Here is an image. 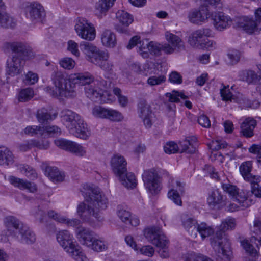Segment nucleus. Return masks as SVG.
I'll use <instances>...</instances> for the list:
<instances>
[{"label":"nucleus","instance_id":"nucleus-1","mask_svg":"<svg viewBox=\"0 0 261 261\" xmlns=\"http://www.w3.org/2000/svg\"><path fill=\"white\" fill-rule=\"evenodd\" d=\"M87 191H83L82 195L85 198V202H81L77 207V213L84 221L89 222L91 217H94L98 221L101 222L103 218L95 209H105L108 203L106 196L100 192L97 187L86 186Z\"/></svg>","mask_w":261,"mask_h":261},{"label":"nucleus","instance_id":"nucleus-2","mask_svg":"<svg viewBox=\"0 0 261 261\" xmlns=\"http://www.w3.org/2000/svg\"><path fill=\"white\" fill-rule=\"evenodd\" d=\"M70 80L74 84L85 86V94L92 100L95 102H107L103 98V96L104 93L111 87V82L110 80H94L92 75L88 73L75 74Z\"/></svg>","mask_w":261,"mask_h":261},{"label":"nucleus","instance_id":"nucleus-3","mask_svg":"<svg viewBox=\"0 0 261 261\" xmlns=\"http://www.w3.org/2000/svg\"><path fill=\"white\" fill-rule=\"evenodd\" d=\"M4 47L13 53L7 62V73L11 76L21 74L25 61L34 56L31 47L21 42H6Z\"/></svg>","mask_w":261,"mask_h":261},{"label":"nucleus","instance_id":"nucleus-4","mask_svg":"<svg viewBox=\"0 0 261 261\" xmlns=\"http://www.w3.org/2000/svg\"><path fill=\"white\" fill-rule=\"evenodd\" d=\"M236 226L234 219L227 218L222 222L215 236L210 238L211 245L217 256L226 261H229L232 254L230 243L225 232Z\"/></svg>","mask_w":261,"mask_h":261},{"label":"nucleus","instance_id":"nucleus-5","mask_svg":"<svg viewBox=\"0 0 261 261\" xmlns=\"http://www.w3.org/2000/svg\"><path fill=\"white\" fill-rule=\"evenodd\" d=\"M51 80L54 86H47L44 90L50 96L57 98H73L76 95L74 87H72L69 79L61 72L53 73Z\"/></svg>","mask_w":261,"mask_h":261},{"label":"nucleus","instance_id":"nucleus-6","mask_svg":"<svg viewBox=\"0 0 261 261\" xmlns=\"http://www.w3.org/2000/svg\"><path fill=\"white\" fill-rule=\"evenodd\" d=\"M61 118L71 134L85 140L90 136L86 123L79 114L66 109L62 111Z\"/></svg>","mask_w":261,"mask_h":261},{"label":"nucleus","instance_id":"nucleus-7","mask_svg":"<svg viewBox=\"0 0 261 261\" xmlns=\"http://www.w3.org/2000/svg\"><path fill=\"white\" fill-rule=\"evenodd\" d=\"M4 222L10 234L21 243L32 244L35 241V234L15 217L8 216L5 219Z\"/></svg>","mask_w":261,"mask_h":261},{"label":"nucleus","instance_id":"nucleus-8","mask_svg":"<svg viewBox=\"0 0 261 261\" xmlns=\"http://www.w3.org/2000/svg\"><path fill=\"white\" fill-rule=\"evenodd\" d=\"M56 239L64 250L76 261H88L80 246L74 241V238L68 230L59 231L56 234Z\"/></svg>","mask_w":261,"mask_h":261},{"label":"nucleus","instance_id":"nucleus-9","mask_svg":"<svg viewBox=\"0 0 261 261\" xmlns=\"http://www.w3.org/2000/svg\"><path fill=\"white\" fill-rule=\"evenodd\" d=\"M146 239L153 245L160 248L159 253L162 258H167L169 256L167 247L168 241L162 231L157 227L146 229L144 231Z\"/></svg>","mask_w":261,"mask_h":261},{"label":"nucleus","instance_id":"nucleus-10","mask_svg":"<svg viewBox=\"0 0 261 261\" xmlns=\"http://www.w3.org/2000/svg\"><path fill=\"white\" fill-rule=\"evenodd\" d=\"M251 231L254 234L251 237L250 242L247 240H244L241 242V244L245 251L253 258L251 261H255L258 257L259 254L254 248L252 244H255L257 247L261 245V221L255 219L253 226L251 227Z\"/></svg>","mask_w":261,"mask_h":261},{"label":"nucleus","instance_id":"nucleus-11","mask_svg":"<svg viewBox=\"0 0 261 261\" xmlns=\"http://www.w3.org/2000/svg\"><path fill=\"white\" fill-rule=\"evenodd\" d=\"M75 30L81 38L92 41L95 38V30L93 25L85 18H79L75 25Z\"/></svg>","mask_w":261,"mask_h":261},{"label":"nucleus","instance_id":"nucleus-12","mask_svg":"<svg viewBox=\"0 0 261 261\" xmlns=\"http://www.w3.org/2000/svg\"><path fill=\"white\" fill-rule=\"evenodd\" d=\"M142 179L148 191L152 194L158 193L161 190L160 177L153 169L144 171Z\"/></svg>","mask_w":261,"mask_h":261},{"label":"nucleus","instance_id":"nucleus-13","mask_svg":"<svg viewBox=\"0 0 261 261\" xmlns=\"http://www.w3.org/2000/svg\"><path fill=\"white\" fill-rule=\"evenodd\" d=\"M211 11L210 6L201 5L199 10H191L188 13V18L189 21L196 24H201L206 22L211 17Z\"/></svg>","mask_w":261,"mask_h":261},{"label":"nucleus","instance_id":"nucleus-14","mask_svg":"<svg viewBox=\"0 0 261 261\" xmlns=\"http://www.w3.org/2000/svg\"><path fill=\"white\" fill-rule=\"evenodd\" d=\"M138 116L145 127L150 128L155 121V117L150 106L146 101H141L138 104Z\"/></svg>","mask_w":261,"mask_h":261},{"label":"nucleus","instance_id":"nucleus-15","mask_svg":"<svg viewBox=\"0 0 261 261\" xmlns=\"http://www.w3.org/2000/svg\"><path fill=\"white\" fill-rule=\"evenodd\" d=\"M55 144L61 149L69 151L78 156H83L86 153L85 147L72 141L59 139L55 140Z\"/></svg>","mask_w":261,"mask_h":261},{"label":"nucleus","instance_id":"nucleus-16","mask_svg":"<svg viewBox=\"0 0 261 261\" xmlns=\"http://www.w3.org/2000/svg\"><path fill=\"white\" fill-rule=\"evenodd\" d=\"M212 36V30L208 28H202L197 30L190 35L188 42L193 47L199 48L205 38Z\"/></svg>","mask_w":261,"mask_h":261},{"label":"nucleus","instance_id":"nucleus-17","mask_svg":"<svg viewBox=\"0 0 261 261\" xmlns=\"http://www.w3.org/2000/svg\"><path fill=\"white\" fill-rule=\"evenodd\" d=\"M211 15L210 18L213 21V25L215 29L219 31H223L229 27L232 23L231 18L223 12L211 11Z\"/></svg>","mask_w":261,"mask_h":261},{"label":"nucleus","instance_id":"nucleus-18","mask_svg":"<svg viewBox=\"0 0 261 261\" xmlns=\"http://www.w3.org/2000/svg\"><path fill=\"white\" fill-rule=\"evenodd\" d=\"M26 15L33 22H42L45 17V12L42 5L37 3L31 4L26 8Z\"/></svg>","mask_w":261,"mask_h":261},{"label":"nucleus","instance_id":"nucleus-19","mask_svg":"<svg viewBox=\"0 0 261 261\" xmlns=\"http://www.w3.org/2000/svg\"><path fill=\"white\" fill-rule=\"evenodd\" d=\"M116 18L122 25L116 24L115 29L120 33H126L127 27L133 22L132 15L124 10H120L116 12Z\"/></svg>","mask_w":261,"mask_h":261},{"label":"nucleus","instance_id":"nucleus-20","mask_svg":"<svg viewBox=\"0 0 261 261\" xmlns=\"http://www.w3.org/2000/svg\"><path fill=\"white\" fill-rule=\"evenodd\" d=\"M76 234L79 241L83 245L90 246L96 238L95 234L91 230L84 227L79 228L76 230Z\"/></svg>","mask_w":261,"mask_h":261},{"label":"nucleus","instance_id":"nucleus-21","mask_svg":"<svg viewBox=\"0 0 261 261\" xmlns=\"http://www.w3.org/2000/svg\"><path fill=\"white\" fill-rule=\"evenodd\" d=\"M9 182L20 190H28L29 192L34 193L37 191V186L34 182H30L14 176H10L8 178Z\"/></svg>","mask_w":261,"mask_h":261},{"label":"nucleus","instance_id":"nucleus-22","mask_svg":"<svg viewBox=\"0 0 261 261\" xmlns=\"http://www.w3.org/2000/svg\"><path fill=\"white\" fill-rule=\"evenodd\" d=\"M111 164L113 171L116 176L126 171V161L121 155H114L111 159Z\"/></svg>","mask_w":261,"mask_h":261},{"label":"nucleus","instance_id":"nucleus-23","mask_svg":"<svg viewBox=\"0 0 261 261\" xmlns=\"http://www.w3.org/2000/svg\"><path fill=\"white\" fill-rule=\"evenodd\" d=\"M238 26L249 34L253 33L259 25L252 17L242 16L237 21Z\"/></svg>","mask_w":261,"mask_h":261},{"label":"nucleus","instance_id":"nucleus-24","mask_svg":"<svg viewBox=\"0 0 261 261\" xmlns=\"http://www.w3.org/2000/svg\"><path fill=\"white\" fill-rule=\"evenodd\" d=\"M165 36L166 40L176 49V51H180L185 49V43L180 37L171 33L170 31H166L165 33Z\"/></svg>","mask_w":261,"mask_h":261},{"label":"nucleus","instance_id":"nucleus-25","mask_svg":"<svg viewBox=\"0 0 261 261\" xmlns=\"http://www.w3.org/2000/svg\"><path fill=\"white\" fill-rule=\"evenodd\" d=\"M208 205L214 208L217 207L220 208L222 205H225V197L218 190H215L211 192L207 198Z\"/></svg>","mask_w":261,"mask_h":261},{"label":"nucleus","instance_id":"nucleus-26","mask_svg":"<svg viewBox=\"0 0 261 261\" xmlns=\"http://www.w3.org/2000/svg\"><path fill=\"white\" fill-rule=\"evenodd\" d=\"M14 162V156L7 147L0 145V165L9 166Z\"/></svg>","mask_w":261,"mask_h":261},{"label":"nucleus","instance_id":"nucleus-27","mask_svg":"<svg viewBox=\"0 0 261 261\" xmlns=\"http://www.w3.org/2000/svg\"><path fill=\"white\" fill-rule=\"evenodd\" d=\"M121 184L127 188L133 189L137 185V180L134 173L124 172L117 176Z\"/></svg>","mask_w":261,"mask_h":261},{"label":"nucleus","instance_id":"nucleus-28","mask_svg":"<svg viewBox=\"0 0 261 261\" xmlns=\"http://www.w3.org/2000/svg\"><path fill=\"white\" fill-rule=\"evenodd\" d=\"M240 79L249 84H258L260 83V75H258L252 70H243L240 72Z\"/></svg>","mask_w":261,"mask_h":261},{"label":"nucleus","instance_id":"nucleus-29","mask_svg":"<svg viewBox=\"0 0 261 261\" xmlns=\"http://www.w3.org/2000/svg\"><path fill=\"white\" fill-rule=\"evenodd\" d=\"M252 169V164L251 161L243 162L240 166L239 170L244 179L247 181L254 180L258 176L253 175L251 173Z\"/></svg>","mask_w":261,"mask_h":261},{"label":"nucleus","instance_id":"nucleus-30","mask_svg":"<svg viewBox=\"0 0 261 261\" xmlns=\"http://www.w3.org/2000/svg\"><path fill=\"white\" fill-rule=\"evenodd\" d=\"M45 174L53 182H61L65 178L64 173L60 172L58 168L48 166L45 169Z\"/></svg>","mask_w":261,"mask_h":261},{"label":"nucleus","instance_id":"nucleus-31","mask_svg":"<svg viewBox=\"0 0 261 261\" xmlns=\"http://www.w3.org/2000/svg\"><path fill=\"white\" fill-rule=\"evenodd\" d=\"M256 126V121L252 118H248L241 124V133L244 136L251 137L253 135V129Z\"/></svg>","mask_w":261,"mask_h":261},{"label":"nucleus","instance_id":"nucleus-32","mask_svg":"<svg viewBox=\"0 0 261 261\" xmlns=\"http://www.w3.org/2000/svg\"><path fill=\"white\" fill-rule=\"evenodd\" d=\"M102 44L108 47H114L116 44V38L115 34L111 31L106 30L103 32L101 37Z\"/></svg>","mask_w":261,"mask_h":261},{"label":"nucleus","instance_id":"nucleus-33","mask_svg":"<svg viewBox=\"0 0 261 261\" xmlns=\"http://www.w3.org/2000/svg\"><path fill=\"white\" fill-rule=\"evenodd\" d=\"M16 25V20L6 13L0 11V28H13Z\"/></svg>","mask_w":261,"mask_h":261},{"label":"nucleus","instance_id":"nucleus-34","mask_svg":"<svg viewBox=\"0 0 261 261\" xmlns=\"http://www.w3.org/2000/svg\"><path fill=\"white\" fill-rule=\"evenodd\" d=\"M81 49L86 54L88 60L89 61L92 57L99 50L96 46L91 43L82 41L80 43Z\"/></svg>","mask_w":261,"mask_h":261},{"label":"nucleus","instance_id":"nucleus-35","mask_svg":"<svg viewBox=\"0 0 261 261\" xmlns=\"http://www.w3.org/2000/svg\"><path fill=\"white\" fill-rule=\"evenodd\" d=\"M180 145L182 147L181 152L193 153L196 150V139L195 138H192L191 139H186L181 142Z\"/></svg>","mask_w":261,"mask_h":261},{"label":"nucleus","instance_id":"nucleus-36","mask_svg":"<svg viewBox=\"0 0 261 261\" xmlns=\"http://www.w3.org/2000/svg\"><path fill=\"white\" fill-rule=\"evenodd\" d=\"M233 198L243 208L249 207L253 203L252 200L247 197L243 191H238Z\"/></svg>","mask_w":261,"mask_h":261},{"label":"nucleus","instance_id":"nucleus-37","mask_svg":"<svg viewBox=\"0 0 261 261\" xmlns=\"http://www.w3.org/2000/svg\"><path fill=\"white\" fill-rule=\"evenodd\" d=\"M56 114L53 116L48 112V110L45 108H42L37 111L36 118L38 122L40 123H44L48 120H52L56 117Z\"/></svg>","mask_w":261,"mask_h":261},{"label":"nucleus","instance_id":"nucleus-38","mask_svg":"<svg viewBox=\"0 0 261 261\" xmlns=\"http://www.w3.org/2000/svg\"><path fill=\"white\" fill-rule=\"evenodd\" d=\"M184 261H214L210 257L200 253L192 252L183 256Z\"/></svg>","mask_w":261,"mask_h":261},{"label":"nucleus","instance_id":"nucleus-39","mask_svg":"<svg viewBox=\"0 0 261 261\" xmlns=\"http://www.w3.org/2000/svg\"><path fill=\"white\" fill-rule=\"evenodd\" d=\"M111 0H99L96 4L97 13L99 15H106L108 10L113 5Z\"/></svg>","mask_w":261,"mask_h":261},{"label":"nucleus","instance_id":"nucleus-40","mask_svg":"<svg viewBox=\"0 0 261 261\" xmlns=\"http://www.w3.org/2000/svg\"><path fill=\"white\" fill-rule=\"evenodd\" d=\"M197 231L199 233L202 239L210 236L214 232V228L205 223L202 222L196 227Z\"/></svg>","mask_w":261,"mask_h":261},{"label":"nucleus","instance_id":"nucleus-41","mask_svg":"<svg viewBox=\"0 0 261 261\" xmlns=\"http://www.w3.org/2000/svg\"><path fill=\"white\" fill-rule=\"evenodd\" d=\"M18 169L30 179L34 180L37 178V173L36 170L28 165L20 164L18 166Z\"/></svg>","mask_w":261,"mask_h":261},{"label":"nucleus","instance_id":"nucleus-42","mask_svg":"<svg viewBox=\"0 0 261 261\" xmlns=\"http://www.w3.org/2000/svg\"><path fill=\"white\" fill-rule=\"evenodd\" d=\"M109 58V54L108 51L99 49L93 57H92L89 61L98 66L104 60Z\"/></svg>","mask_w":261,"mask_h":261},{"label":"nucleus","instance_id":"nucleus-43","mask_svg":"<svg viewBox=\"0 0 261 261\" xmlns=\"http://www.w3.org/2000/svg\"><path fill=\"white\" fill-rule=\"evenodd\" d=\"M228 60L227 64L229 65H234L237 64L241 56V52L236 49L230 50L227 53Z\"/></svg>","mask_w":261,"mask_h":261},{"label":"nucleus","instance_id":"nucleus-44","mask_svg":"<svg viewBox=\"0 0 261 261\" xmlns=\"http://www.w3.org/2000/svg\"><path fill=\"white\" fill-rule=\"evenodd\" d=\"M181 221L184 228L189 230L193 226L196 228V221L187 214H183L181 216Z\"/></svg>","mask_w":261,"mask_h":261},{"label":"nucleus","instance_id":"nucleus-45","mask_svg":"<svg viewBox=\"0 0 261 261\" xmlns=\"http://www.w3.org/2000/svg\"><path fill=\"white\" fill-rule=\"evenodd\" d=\"M150 42H148V40H141V42H139L138 47L139 49L138 52L144 58H147L149 55V47Z\"/></svg>","mask_w":261,"mask_h":261},{"label":"nucleus","instance_id":"nucleus-46","mask_svg":"<svg viewBox=\"0 0 261 261\" xmlns=\"http://www.w3.org/2000/svg\"><path fill=\"white\" fill-rule=\"evenodd\" d=\"M34 91L30 88L22 89L18 95V100L20 102H25L30 100L34 96Z\"/></svg>","mask_w":261,"mask_h":261},{"label":"nucleus","instance_id":"nucleus-47","mask_svg":"<svg viewBox=\"0 0 261 261\" xmlns=\"http://www.w3.org/2000/svg\"><path fill=\"white\" fill-rule=\"evenodd\" d=\"M261 181V177L257 176L254 180L250 181L251 186V192L256 197L261 198V187L258 183Z\"/></svg>","mask_w":261,"mask_h":261},{"label":"nucleus","instance_id":"nucleus-48","mask_svg":"<svg viewBox=\"0 0 261 261\" xmlns=\"http://www.w3.org/2000/svg\"><path fill=\"white\" fill-rule=\"evenodd\" d=\"M106 119L112 121L119 122L123 119V116L119 111L111 109H108Z\"/></svg>","mask_w":261,"mask_h":261},{"label":"nucleus","instance_id":"nucleus-49","mask_svg":"<svg viewBox=\"0 0 261 261\" xmlns=\"http://www.w3.org/2000/svg\"><path fill=\"white\" fill-rule=\"evenodd\" d=\"M181 195L180 193H178L177 190L174 189H171L168 192V197L178 206H181L182 205Z\"/></svg>","mask_w":261,"mask_h":261},{"label":"nucleus","instance_id":"nucleus-50","mask_svg":"<svg viewBox=\"0 0 261 261\" xmlns=\"http://www.w3.org/2000/svg\"><path fill=\"white\" fill-rule=\"evenodd\" d=\"M43 128L40 126H29L24 129L25 134L33 136L37 135L43 136Z\"/></svg>","mask_w":261,"mask_h":261},{"label":"nucleus","instance_id":"nucleus-51","mask_svg":"<svg viewBox=\"0 0 261 261\" xmlns=\"http://www.w3.org/2000/svg\"><path fill=\"white\" fill-rule=\"evenodd\" d=\"M166 97L169 98V100L172 102H178L179 101V97L183 99L187 98V96L182 93L176 91H173L172 93H167Z\"/></svg>","mask_w":261,"mask_h":261},{"label":"nucleus","instance_id":"nucleus-52","mask_svg":"<svg viewBox=\"0 0 261 261\" xmlns=\"http://www.w3.org/2000/svg\"><path fill=\"white\" fill-rule=\"evenodd\" d=\"M108 110L101 106H96L92 109V114L97 118L106 119Z\"/></svg>","mask_w":261,"mask_h":261},{"label":"nucleus","instance_id":"nucleus-53","mask_svg":"<svg viewBox=\"0 0 261 261\" xmlns=\"http://www.w3.org/2000/svg\"><path fill=\"white\" fill-rule=\"evenodd\" d=\"M227 143L223 140H214L209 144V148L212 150H218L221 149H224L227 146Z\"/></svg>","mask_w":261,"mask_h":261},{"label":"nucleus","instance_id":"nucleus-54","mask_svg":"<svg viewBox=\"0 0 261 261\" xmlns=\"http://www.w3.org/2000/svg\"><path fill=\"white\" fill-rule=\"evenodd\" d=\"M117 215L121 221L126 224H127V221L131 216L130 213L121 206L118 207Z\"/></svg>","mask_w":261,"mask_h":261},{"label":"nucleus","instance_id":"nucleus-55","mask_svg":"<svg viewBox=\"0 0 261 261\" xmlns=\"http://www.w3.org/2000/svg\"><path fill=\"white\" fill-rule=\"evenodd\" d=\"M43 128V135L47 133L48 135L53 136H57L60 135L61 133V129L55 125H48L46 126H42Z\"/></svg>","mask_w":261,"mask_h":261},{"label":"nucleus","instance_id":"nucleus-56","mask_svg":"<svg viewBox=\"0 0 261 261\" xmlns=\"http://www.w3.org/2000/svg\"><path fill=\"white\" fill-rule=\"evenodd\" d=\"M98 67L108 74L111 75L113 74L114 65L112 62L109 60V59L104 60Z\"/></svg>","mask_w":261,"mask_h":261},{"label":"nucleus","instance_id":"nucleus-57","mask_svg":"<svg viewBox=\"0 0 261 261\" xmlns=\"http://www.w3.org/2000/svg\"><path fill=\"white\" fill-rule=\"evenodd\" d=\"M164 151L166 153H175L179 150V148L176 143L174 142H169L165 145Z\"/></svg>","mask_w":261,"mask_h":261},{"label":"nucleus","instance_id":"nucleus-58","mask_svg":"<svg viewBox=\"0 0 261 261\" xmlns=\"http://www.w3.org/2000/svg\"><path fill=\"white\" fill-rule=\"evenodd\" d=\"M149 53L156 56L161 54V44L153 41L150 42Z\"/></svg>","mask_w":261,"mask_h":261},{"label":"nucleus","instance_id":"nucleus-59","mask_svg":"<svg viewBox=\"0 0 261 261\" xmlns=\"http://www.w3.org/2000/svg\"><path fill=\"white\" fill-rule=\"evenodd\" d=\"M89 247L91 248L96 251H102L106 248L104 243L96 237L94 241H93L92 244Z\"/></svg>","mask_w":261,"mask_h":261},{"label":"nucleus","instance_id":"nucleus-60","mask_svg":"<svg viewBox=\"0 0 261 261\" xmlns=\"http://www.w3.org/2000/svg\"><path fill=\"white\" fill-rule=\"evenodd\" d=\"M165 77L164 75L159 76H152L148 78L147 83L150 86H155L162 84L165 81Z\"/></svg>","mask_w":261,"mask_h":261},{"label":"nucleus","instance_id":"nucleus-61","mask_svg":"<svg viewBox=\"0 0 261 261\" xmlns=\"http://www.w3.org/2000/svg\"><path fill=\"white\" fill-rule=\"evenodd\" d=\"M222 187L224 191L228 193L232 198L234 197L238 192V189L235 186L229 184H222Z\"/></svg>","mask_w":261,"mask_h":261},{"label":"nucleus","instance_id":"nucleus-62","mask_svg":"<svg viewBox=\"0 0 261 261\" xmlns=\"http://www.w3.org/2000/svg\"><path fill=\"white\" fill-rule=\"evenodd\" d=\"M60 64L65 69H71L75 66L74 61L70 58H65L62 60Z\"/></svg>","mask_w":261,"mask_h":261},{"label":"nucleus","instance_id":"nucleus-63","mask_svg":"<svg viewBox=\"0 0 261 261\" xmlns=\"http://www.w3.org/2000/svg\"><path fill=\"white\" fill-rule=\"evenodd\" d=\"M141 254L148 257H152L154 253V249L150 245H145L142 246L139 250Z\"/></svg>","mask_w":261,"mask_h":261},{"label":"nucleus","instance_id":"nucleus-64","mask_svg":"<svg viewBox=\"0 0 261 261\" xmlns=\"http://www.w3.org/2000/svg\"><path fill=\"white\" fill-rule=\"evenodd\" d=\"M38 80V77L36 74L29 71L25 75L24 82L28 85H33L36 83Z\"/></svg>","mask_w":261,"mask_h":261}]
</instances>
